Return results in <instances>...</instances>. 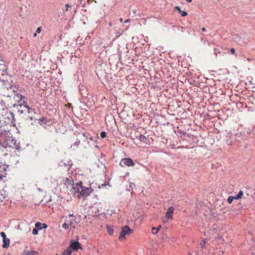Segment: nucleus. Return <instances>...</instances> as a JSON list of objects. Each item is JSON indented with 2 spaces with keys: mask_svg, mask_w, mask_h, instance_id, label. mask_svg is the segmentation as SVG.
<instances>
[{
  "mask_svg": "<svg viewBox=\"0 0 255 255\" xmlns=\"http://www.w3.org/2000/svg\"><path fill=\"white\" fill-rule=\"evenodd\" d=\"M107 231L109 235H112L113 233V230L110 228H108Z\"/></svg>",
  "mask_w": 255,
  "mask_h": 255,
  "instance_id": "nucleus-21",
  "label": "nucleus"
},
{
  "mask_svg": "<svg viewBox=\"0 0 255 255\" xmlns=\"http://www.w3.org/2000/svg\"><path fill=\"white\" fill-rule=\"evenodd\" d=\"M66 218H68V219H73H73H75V218H74V216H73V215H72V214H69V215H68V217H66Z\"/></svg>",
  "mask_w": 255,
  "mask_h": 255,
  "instance_id": "nucleus-28",
  "label": "nucleus"
},
{
  "mask_svg": "<svg viewBox=\"0 0 255 255\" xmlns=\"http://www.w3.org/2000/svg\"><path fill=\"white\" fill-rule=\"evenodd\" d=\"M71 250L77 251L79 249H81V245L78 242H73L71 243L70 247Z\"/></svg>",
  "mask_w": 255,
  "mask_h": 255,
  "instance_id": "nucleus-8",
  "label": "nucleus"
},
{
  "mask_svg": "<svg viewBox=\"0 0 255 255\" xmlns=\"http://www.w3.org/2000/svg\"><path fill=\"white\" fill-rule=\"evenodd\" d=\"M0 81L2 83V85L7 89L12 88V84L11 79L7 75H2V77H0Z\"/></svg>",
  "mask_w": 255,
  "mask_h": 255,
  "instance_id": "nucleus-2",
  "label": "nucleus"
},
{
  "mask_svg": "<svg viewBox=\"0 0 255 255\" xmlns=\"http://www.w3.org/2000/svg\"><path fill=\"white\" fill-rule=\"evenodd\" d=\"M235 199L234 198V196H230L228 199V202L229 203H231L233 200Z\"/></svg>",
  "mask_w": 255,
  "mask_h": 255,
  "instance_id": "nucleus-19",
  "label": "nucleus"
},
{
  "mask_svg": "<svg viewBox=\"0 0 255 255\" xmlns=\"http://www.w3.org/2000/svg\"><path fill=\"white\" fill-rule=\"evenodd\" d=\"M129 21H130V19H127V20H126L125 21V23H128V22H129Z\"/></svg>",
  "mask_w": 255,
  "mask_h": 255,
  "instance_id": "nucleus-31",
  "label": "nucleus"
},
{
  "mask_svg": "<svg viewBox=\"0 0 255 255\" xmlns=\"http://www.w3.org/2000/svg\"><path fill=\"white\" fill-rule=\"evenodd\" d=\"M207 242V239H204L202 241V242L200 243V246L201 248H203L205 245V243Z\"/></svg>",
  "mask_w": 255,
  "mask_h": 255,
  "instance_id": "nucleus-18",
  "label": "nucleus"
},
{
  "mask_svg": "<svg viewBox=\"0 0 255 255\" xmlns=\"http://www.w3.org/2000/svg\"><path fill=\"white\" fill-rule=\"evenodd\" d=\"M35 227L38 229H46L47 226L45 224H42L40 222H37L35 224Z\"/></svg>",
  "mask_w": 255,
  "mask_h": 255,
  "instance_id": "nucleus-12",
  "label": "nucleus"
},
{
  "mask_svg": "<svg viewBox=\"0 0 255 255\" xmlns=\"http://www.w3.org/2000/svg\"><path fill=\"white\" fill-rule=\"evenodd\" d=\"M175 9H177V10H178L179 12H180V10H181L180 9V8L178 6H176Z\"/></svg>",
  "mask_w": 255,
  "mask_h": 255,
  "instance_id": "nucleus-32",
  "label": "nucleus"
},
{
  "mask_svg": "<svg viewBox=\"0 0 255 255\" xmlns=\"http://www.w3.org/2000/svg\"><path fill=\"white\" fill-rule=\"evenodd\" d=\"M79 143H80V141H79L78 142H75L74 144H75L77 146H78Z\"/></svg>",
  "mask_w": 255,
  "mask_h": 255,
  "instance_id": "nucleus-33",
  "label": "nucleus"
},
{
  "mask_svg": "<svg viewBox=\"0 0 255 255\" xmlns=\"http://www.w3.org/2000/svg\"><path fill=\"white\" fill-rule=\"evenodd\" d=\"M243 195V192L242 191H240L238 195H237L234 197L235 199L238 200L240 199L242 196Z\"/></svg>",
  "mask_w": 255,
  "mask_h": 255,
  "instance_id": "nucleus-17",
  "label": "nucleus"
},
{
  "mask_svg": "<svg viewBox=\"0 0 255 255\" xmlns=\"http://www.w3.org/2000/svg\"><path fill=\"white\" fill-rule=\"evenodd\" d=\"M3 245L2 247L4 248H7L9 246V239L6 238L2 240Z\"/></svg>",
  "mask_w": 255,
  "mask_h": 255,
  "instance_id": "nucleus-13",
  "label": "nucleus"
},
{
  "mask_svg": "<svg viewBox=\"0 0 255 255\" xmlns=\"http://www.w3.org/2000/svg\"><path fill=\"white\" fill-rule=\"evenodd\" d=\"M120 22H123V18H120Z\"/></svg>",
  "mask_w": 255,
  "mask_h": 255,
  "instance_id": "nucleus-36",
  "label": "nucleus"
},
{
  "mask_svg": "<svg viewBox=\"0 0 255 255\" xmlns=\"http://www.w3.org/2000/svg\"><path fill=\"white\" fill-rule=\"evenodd\" d=\"M186 0L187 2H191L192 1V0Z\"/></svg>",
  "mask_w": 255,
  "mask_h": 255,
  "instance_id": "nucleus-35",
  "label": "nucleus"
},
{
  "mask_svg": "<svg viewBox=\"0 0 255 255\" xmlns=\"http://www.w3.org/2000/svg\"><path fill=\"white\" fill-rule=\"evenodd\" d=\"M75 219H68L66 218L65 222L63 224L62 227L65 229H68L69 228H75L76 226V222L74 221Z\"/></svg>",
  "mask_w": 255,
  "mask_h": 255,
  "instance_id": "nucleus-3",
  "label": "nucleus"
},
{
  "mask_svg": "<svg viewBox=\"0 0 255 255\" xmlns=\"http://www.w3.org/2000/svg\"><path fill=\"white\" fill-rule=\"evenodd\" d=\"M161 225H159L158 227H157V228H156V232H158V231L161 229Z\"/></svg>",
  "mask_w": 255,
  "mask_h": 255,
  "instance_id": "nucleus-29",
  "label": "nucleus"
},
{
  "mask_svg": "<svg viewBox=\"0 0 255 255\" xmlns=\"http://www.w3.org/2000/svg\"><path fill=\"white\" fill-rule=\"evenodd\" d=\"M120 164L122 166H134L135 164L131 159L128 158H123V159H122L120 163Z\"/></svg>",
  "mask_w": 255,
  "mask_h": 255,
  "instance_id": "nucleus-5",
  "label": "nucleus"
},
{
  "mask_svg": "<svg viewBox=\"0 0 255 255\" xmlns=\"http://www.w3.org/2000/svg\"><path fill=\"white\" fill-rule=\"evenodd\" d=\"M41 31V27H38L36 30V32L37 33H39Z\"/></svg>",
  "mask_w": 255,
  "mask_h": 255,
  "instance_id": "nucleus-26",
  "label": "nucleus"
},
{
  "mask_svg": "<svg viewBox=\"0 0 255 255\" xmlns=\"http://www.w3.org/2000/svg\"><path fill=\"white\" fill-rule=\"evenodd\" d=\"M64 184L67 186V188H71L74 183L72 179H68L67 178H66V179H64Z\"/></svg>",
  "mask_w": 255,
  "mask_h": 255,
  "instance_id": "nucleus-11",
  "label": "nucleus"
},
{
  "mask_svg": "<svg viewBox=\"0 0 255 255\" xmlns=\"http://www.w3.org/2000/svg\"><path fill=\"white\" fill-rule=\"evenodd\" d=\"M231 52L232 54H234L235 53V49L234 48H231Z\"/></svg>",
  "mask_w": 255,
  "mask_h": 255,
  "instance_id": "nucleus-27",
  "label": "nucleus"
},
{
  "mask_svg": "<svg viewBox=\"0 0 255 255\" xmlns=\"http://www.w3.org/2000/svg\"><path fill=\"white\" fill-rule=\"evenodd\" d=\"M19 102L20 103V102ZM20 104L21 105H23L24 107L27 108V109L28 110V112L29 113H30V110H31V109L29 107V106L26 104V102L24 101H22L21 99Z\"/></svg>",
  "mask_w": 255,
  "mask_h": 255,
  "instance_id": "nucleus-14",
  "label": "nucleus"
},
{
  "mask_svg": "<svg viewBox=\"0 0 255 255\" xmlns=\"http://www.w3.org/2000/svg\"><path fill=\"white\" fill-rule=\"evenodd\" d=\"M174 208L173 207H169L165 214V217L167 219H172L173 214Z\"/></svg>",
  "mask_w": 255,
  "mask_h": 255,
  "instance_id": "nucleus-9",
  "label": "nucleus"
},
{
  "mask_svg": "<svg viewBox=\"0 0 255 255\" xmlns=\"http://www.w3.org/2000/svg\"><path fill=\"white\" fill-rule=\"evenodd\" d=\"M234 39L236 42H237L240 45H243L244 42L242 38L239 35H236L234 37Z\"/></svg>",
  "mask_w": 255,
  "mask_h": 255,
  "instance_id": "nucleus-10",
  "label": "nucleus"
},
{
  "mask_svg": "<svg viewBox=\"0 0 255 255\" xmlns=\"http://www.w3.org/2000/svg\"><path fill=\"white\" fill-rule=\"evenodd\" d=\"M132 233V230L128 226H125L122 228L119 240L125 239L126 235H129Z\"/></svg>",
  "mask_w": 255,
  "mask_h": 255,
  "instance_id": "nucleus-4",
  "label": "nucleus"
},
{
  "mask_svg": "<svg viewBox=\"0 0 255 255\" xmlns=\"http://www.w3.org/2000/svg\"><path fill=\"white\" fill-rule=\"evenodd\" d=\"M72 253L71 248H68L64 252L62 253L61 255H70Z\"/></svg>",
  "mask_w": 255,
  "mask_h": 255,
  "instance_id": "nucleus-15",
  "label": "nucleus"
},
{
  "mask_svg": "<svg viewBox=\"0 0 255 255\" xmlns=\"http://www.w3.org/2000/svg\"><path fill=\"white\" fill-rule=\"evenodd\" d=\"M156 228L152 227V234H156L157 232H156Z\"/></svg>",
  "mask_w": 255,
  "mask_h": 255,
  "instance_id": "nucleus-25",
  "label": "nucleus"
},
{
  "mask_svg": "<svg viewBox=\"0 0 255 255\" xmlns=\"http://www.w3.org/2000/svg\"><path fill=\"white\" fill-rule=\"evenodd\" d=\"M65 6L67 7L66 9V10L67 11V10H68V8L69 7H70V5H69V4L67 3V4H65Z\"/></svg>",
  "mask_w": 255,
  "mask_h": 255,
  "instance_id": "nucleus-30",
  "label": "nucleus"
},
{
  "mask_svg": "<svg viewBox=\"0 0 255 255\" xmlns=\"http://www.w3.org/2000/svg\"><path fill=\"white\" fill-rule=\"evenodd\" d=\"M201 30H202V31H205V30H206V29H205V27H202V29H201Z\"/></svg>",
  "mask_w": 255,
  "mask_h": 255,
  "instance_id": "nucleus-34",
  "label": "nucleus"
},
{
  "mask_svg": "<svg viewBox=\"0 0 255 255\" xmlns=\"http://www.w3.org/2000/svg\"><path fill=\"white\" fill-rule=\"evenodd\" d=\"M139 140L145 144V145H150L153 141L151 138H148L145 136L140 134L139 136Z\"/></svg>",
  "mask_w": 255,
  "mask_h": 255,
  "instance_id": "nucleus-6",
  "label": "nucleus"
},
{
  "mask_svg": "<svg viewBox=\"0 0 255 255\" xmlns=\"http://www.w3.org/2000/svg\"><path fill=\"white\" fill-rule=\"evenodd\" d=\"M36 35H37V33H36V32H35V33L34 34V35H33V36H34V37H36Z\"/></svg>",
  "mask_w": 255,
  "mask_h": 255,
  "instance_id": "nucleus-37",
  "label": "nucleus"
},
{
  "mask_svg": "<svg viewBox=\"0 0 255 255\" xmlns=\"http://www.w3.org/2000/svg\"><path fill=\"white\" fill-rule=\"evenodd\" d=\"M0 236L2 238V240L6 238V235L3 232L0 233Z\"/></svg>",
  "mask_w": 255,
  "mask_h": 255,
  "instance_id": "nucleus-22",
  "label": "nucleus"
},
{
  "mask_svg": "<svg viewBox=\"0 0 255 255\" xmlns=\"http://www.w3.org/2000/svg\"><path fill=\"white\" fill-rule=\"evenodd\" d=\"M24 252L26 255H35L38 254L36 251H25Z\"/></svg>",
  "mask_w": 255,
  "mask_h": 255,
  "instance_id": "nucleus-16",
  "label": "nucleus"
},
{
  "mask_svg": "<svg viewBox=\"0 0 255 255\" xmlns=\"http://www.w3.org/2000/svg\"><path fill=\"white\" fill-rule=\"evenodd\" d=\"M100 136L102 138H105L106 136V133L105 132H101Z\"/></svg>",
  "mask_w": 255,
  "mask_h": 255,
  "instance_id": "nucleus-24",
  "label": "nucleus"
},
{
  "mask_svg": "<svg viewBox=\"0 0 255 255\" xmlns=\"http://www.w3.org/2000/svg\"><path fill=\"white\" fill-rule=\"evenodd\" d=\"M180 13L182 16H185L187 15V13L185 11H184L183 10H180Z\"/></svg>",
  "mask_w": 255,
  "mask_h": 255,
  "instance_id": "nucleus-20",
  "label": "nucleus"
},
{
  "mask_svg": "<svg viewBox=\"0 0 255 255\" xmlns=\"http://www.w3.org/2000/svg\"><path fill=\"white\" fill-rule=\"evenodd\" d=\"M38 230L36 228H34L32 230V234L36 235L38 234Z\"/></svg>",
  "mask_w": 255,
  "mask_h": 255,
  "instance_id": "nucleus-23",
  "label": "nucleus"
},
{
  "mask_svg": "<svg viewBox=\"0 0 255 255\" xmlns=\"http://www.w3.org/2000/svg\"><path fill=\"white\" fill-rule=\"evenodd\" d=\"M92 189L91 187H84L82 185V182L74 183L71 188V191L78 198L84 197L89 195L92 192Z\"/></svg>",
  "mask_w": 255,
  "mask_h": 255,
  "instance_id": "nucleus-1",
  "label": "nucleus"
},
{
  "mask_svg": "<svg viewBox=\"0 0 255 255\" xmlns=\"http://www.w3.org/2000/svg\"><path fill=\"white\" fill-rule=\"evenodd\" d=\"M6 69V66L2 60H0V77H2V75H5Z\"/></svg>",
  "mask_w": 255,
  "mask_h": 255,
  "instance_id": "nucleus-7",
  "label": "nucleus"
}]
</instances>
